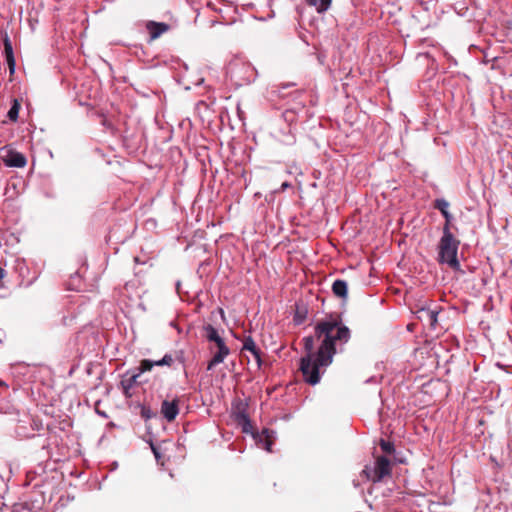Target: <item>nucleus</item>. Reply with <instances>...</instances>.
I'll return each mask as SVG.
<instances>
[{"mask_svg":"<svg viewBox=\"0 0 512 512\" xmlns=\"http://www.w3.org/2000/svg\"><path fill=\"white\" fill-rule=\"evenodd\" d=\"M350 338V329L339 317L318 322L314 335L303 338L305 356L300 360V371L304 381L310 385L318 384L321 374L332 363L337 350L342 351V346Z\"/></svg>","mask_w":512,"mask_h":512,"instance_id":"nucleus-1","label":"nucleus"},{"mask_svg":"<svg viewBox=\"0 0 512 512\" xmlns=\"http://www.w3.org/2000/svg\"><path fill=\"white\" fill-rule=\"evenodd\" d=\"M460 240L454 233H442L437 244V262L440 265H447L453 271H461V265L458 260V249Z\"/></svg>","mask_w":512,"mask_h":512,"instance_id":"nucleus-2","label":"nucleus"},{"mask_svg":"<svg viewBox=\"0 0 512 512\" xmlns=\"http://www.w3.org/2000/svg\"><path fill=\"white\" fill-rule=\"evenodd\" d=\"M203 331L204 337L207 341L214 343V346H210L209 348L213 353V356L207 365V370H212L215 366L225 360V358L230 354V349L226 345L224 339L220 336L218 330L211 324L204 326Z\"/></svg>","mask_w":512,"mask_h":512,"instance_id":"nucleus-3","label":"nucleus"},{"mask_svg":"<svg viewBox=\"0 0 512 512\" xmlns=\"http://www.w3.org/2000/svg\"><path fill=\"white\" fill-rule=\"evenodd\" d=\"M174 362V359L171 355L166 354L161 360L151 361L149 359H143L140 362V366L138 367V372L130 373L127 372L121 381V385L123 387L125 395L129 396V390L138 383L139 376L147 371H150L153 366H171Z\"/></svg>","mask_w":512,"mask_h":512,"instance_id":"nucleus-4","label":"nucleus"},{"mask_svg":"<svg viewBox=\"0 0 512 512\" xmlns=\"http://www.w3.org/2000/svg\"><path fill=\"white\" fill-rule=\"evenodd\" d=\"M392 472L391 461L385 456H377L375 466L372 470L366 467L363 474L374 483L382 481L386 476H390Z\"/></svg>","mask_w":512,"mask_h":512,"instance_id":"nucleus-5","label":"nucleus"},{"mask_svg":"<svg viewBox=\"0 0 512 512\" xmlns=\"http://www.w3.org/2000/svg\"><path fill=\"white\" fill-rule=\"evenodd\" d=\"M1 158L8 167L23 168L26 163V157L13 149L4 147L1 149Z\"/></svg>","mask_w":512,"mask_h":512,"instance_id":"nucleus-6","label":"nucleus"},{"mask_svg":"<svg viewBox=\"0 0 512 512\" xmlns=\"http://www.w3.org/2000/svg\"><path fill=\"white\" fill-rule=\"evenodd\" d=\"M233 415H234V419L236 421V423L241 426L242 428V431L244 433H251L252 432V429H253V426H252V423L249 419V416L247 414V411H246V405H244L243 403H239L234 412H233Z\"/></svg>","mask_w":512,"mask_h":512,"instance_id":"nucleus-7","label":"nucleus"},{"mask_svg":"<svg viewBox=\"0 0 512 512\" xmlns=\"http://www.w3.org/2000/svg\"><path fill=\"white\" fill-rule=\"evenodd\" d=\"M179 413V399L175 398L172 401L163 400L161 404V414L168 421L172 422L176 419Z\"/></svg>","mask_w":512,"mask_h":512,"instance_id":"nucleus-8","label":"nucleus"},{"mask_svg":"<svg viewBox=\"0 0 512 512\" xmlns=\"http://www.w3.org/2000/svg\"><path fill=\"white\" fill-rule=\"evenodd\" d=\"M2 40L4 44V54L6 62L8 64L9 72L10 75H13L15 72L16 61L14 58L12 43L7 32L2 33Z\"/></svg>","mask_w":512,"mask_h":512,"instance_id":"nucleus-9","label":"nucleus"},{"mask_svg":"<svg viewBox=\"0 0 512 512\" xmlns=\"http://www.w3.org/2000/svg\"><path fill=\"white\" fill-rule=\"evenodd\" d=\"M242 350L250 352L252 354V356L254 357L257 366L258 367L261 366V362H262L261 351L256 346V343L251 336H248L244 339Z\"/></svg>","mask_w":512,"mask_h":512,"instance_id":"nucleus-10","label":"nucleus"},{"mask_svg":"<svg viewBox=\"0 0 512 512\" xmlns=\"http://www.w3.org/2000/svg\"><path fill=\"white\" fill-rule=\"evenodd\" d=\"M437 316L438 312L436 310L422 308L417 312L418 319L426 322L431 327L436 325Z\"/></svg>","mask_w":512,"mask_h":512,"instance_id":"nucleus-11","label":"nucleus"},{"mask_svg":"<svg viewBox=\"0 0 512 512\" xmlns=\"http://www.w3.org/2000/svg\"><path fill=\"white\" fill-rule=\"evenodd\" d=\"M147 29L150 33V37L152 40L158 38L160 35L168 31L169 25L166 23L154 22L150 21L147 24Z\"/></svg>","mask_w":512,"mask_h":512,"instance_id":"nucleus-12","label":"nucleus"},{"mask_svg":"<svg viewBox=\"0 0 512 512\" xmlns=\"http://www.w3.org/2000/svg\"><path fill=\"white\" fill-rule=\"evenodd\" d=\"M333 294L341 299H346L348 295V284L342 279H337L332 284Z\"/></svg>","mask_w":512,"mask_h":512,"instance_id":"nucleus-13","label":"nucleus"},{"mask_svg":"<svg viewBox=\"0 0 512 512\" xmlns=\"http://www.w3.org/2000/svg\"><path fill=\"white\" fill-rule=\"evenodd\" d=\"M332 0H306L307 4L314 6L318 13L327 11L331 5Z\"/></svg>","mask_w":512,"mask_h":512,"instance_id":"nucleus-14","label":"nucleus"},{"mask_svg":"<svg viewBox=\"0 0 512 512\" xmlns=\"http://www.w3.org/2000/svg\"><path fill=\"white\" fill-rule=\"evenodd\" d=\"M21 103L18 99H13L12 106L8 111L7 117L10 121L16 122L18 120Z\"/></svg>","mask_w":512,"mask_h":512,"instance_id":"nucleus-15","label":"nucleus"},{"mask_svg":"<svg viewBox=\"0 0 512 512\" xmlns=\"http://www.w3.org/2000/svg\"><path fill=\"white\" fill-rule=\"evenodd\" d=\"M445 218V223L442 228V233H453V230L457 231V228L452 224L453 216L449 211L442 213Z\"/></svg>","mask_w":512,"mask_h":512,"instance_id":"nucleus-16","label":"nucleus"},{"mask_svg":"<svg viewBox=\"0 0 512 512\" xmlns=\"http://www.w3.org/2000/svg\"><path fill=\"white\" fill-rule=\"evenodd\" d=\"M379 445L381 447V450L386 454H393L395 452V447L392 442L381 439L379 441Z\"/></svg>","mask_w":512,"mask_h":512,"instance_id":"nucleus-17","label":"nucleus"},{"mask_svg":"<svg viewBox=\"0 0 512 512\" xmlns=\"http://www.w3.org/2000/svg\"><path fill=\"white\" fill-rule=\"evenodd\" d=\"M434 208L439 210L442 213L448 211L449 208V202L445 199H436L434 201Z\"/></svg>","mask_w":512,"mask_h":512,"instance_id":"nucleus-18","label":"nucleus"},{"mask_svg":"<svg viewBox=\"0 0 512 512\" xmlns=\"http://www.w3.org/2000/svg\"><path fill=\"white\" fill-rule=\"evenodd\" d=\"M140 415L142 418L148 420L155 416V413L149 407L141 406Z\"/></svg>","mask_w":512,"mask_h":512,"instance_id":"nucleus-19","label":"nucleus"},{"mask_svg":"<svg viewBox=\"0 0 512 512\" xmlns=\"http://www.w3.org/2000/svg\"><path fill=\"white\" fill-rule=\"evenodd\" d=\"M272 445H273V441L270 439L269 436H266V440H265V446L264 448L268 451V452H271L272 451Z\"/></svg>","mask_w":512,"mask_h":512,"instance_id":"nucleus-20","label":"nucleus"},{"mask_svg":"<svg viewBox=\"0 0 512 512\" xmlns=\"http://www.w3.org/2000/svg\"><path fill=\"white\" fill-rule=\"evenodd\" d=\"M134 262H135V264H146L147 263L146 260H141L140 257H138V256L134 257Z\"/></svg>","mask_w":512,"mask_h":512,"instance_id":"nucleus-21","label":"nucleus"},{"mask_svg":"<svg viewBox=\"0 0 512 512\" xmlns=\"http://www.w3.org/2000/svg\"><path fill=\"white\" fill-rule=\"evenodd\" d=\"M151 449H152L155 457L158 459L160 457L158 449L153 444H151Z\"/></svg>","mask_w":512,"mask_h":512,"instance_id":"nucleus-22","label":"nucleus"},{"mask_svg":"<svg viewBox=\"0 0 512 512\" xmlns=\"http://www.w3.org/2000/svg\"><path fill=\"white\" fill-rule=\"evenodd\" d=\"M4 276H5V271L0 270V280H2Z\"/></svg>","mask_w":512,"mask_h":512,"instance_id":"nucleus-23","label":"nucleus"},{"mask_svg":"<svg viewBox=\"0 0 512 512\" xmlns=\"http://www.w3.org/2000/svg\"><path fill=\"white\" fill-rule=\"evenodd\" d=\"M0 270H3V269L0 267Z\"/></svg>","mask_w":512,"mask_h":512,"instance_id":"nucleus-24","label":"nucleus"}]
</instances>
